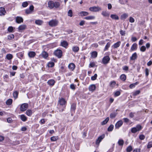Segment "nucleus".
Wrapping results in <instances>:
<instances>
[{"label": "nucleus", "mask_w": 152, "mask_h": 152, "mask_svg": "<svg viewBox=\"0 0 152 152\" xmlns=\"http://www.w3.org/2000/svg\"><path fill=\"white\" fill-rule=\"evenodd\" d=\"M59 2H54L52 1H50L48 2V5L50 9H52L54 7L55 8H58L60 6Z\"/></svg>", "instance_id": "1"}, {"label": "nucleus", "mask_w": 152, "mask_h": 152, "mask_svg": "<svg viewBox=\"0 0 152 152\" xmlns=\"http://www.w3.org/2000/svg\"><path fill=\"white\" fill-rule=\"evenodd\" d=\"M142 128V126L139 124L137 125L135 127L131 129V131L133 133H135L137 132L140 131Z\"/></svg>", "instance_id": "2"}, {"label": "nucleus", "mask_w": 152, "mask_h": 152, "mask_svg": "<svg viewBox=\"0 0 152 152\" xmlns=\"http://www.w3.org/2000/svg\"><path fill=\"white\" fill-rule=\"evenodd\" d=\"M58 23V21L56 20H52L48 22L49 25L51 27L55 26Z\"/></svg>", "instance_id": "3"}, {"label": "nucleus", "mask_w": 152, "mask_h": 152, "mask_svg": "<svg viewBox=\"0 0 152 152\" xmlns=\"http://www.w3.org/2000/svg\"><path fill=\"white\" fill-rule=\"evenodd\" d=\"M54 53L58 58H60L62 56V52L61 50L57 49L54 51Z\"/></svg>", "instance_id": "4"}, {"label": "nucleus", "mask_w": 152, "mask_h": 152, "mask_svg": "<svg viewBox=\"0 0 152 152\" xmlns=\"http://www.w3.org/2000/svg\"><path fill=\"white\" fill-rule=\"evenodd\" d=\"M110 60V58L109 56H104L102 59V63L104 64H107L109 63Z\"/></svg>", "instance_id": "5"}, {"label": "nucleus", "mask_w": 152, "mask_h": 152, "mask_svg": "<svg viewBox=\"0 0 152 152\" xmlns=\"http://www.w3.org/2000/svg\"><path fill=\"white\" fill-rule=\"evenodd\" d=\"M28 107V104L27 103L22 104L20 107V110L22 111H24Z\"/></svg>", "instance_id": "6"}, {"label": "nucleus", "mask_w": 152, "mask_h": 152, "mask_svg": "<svg viewBox=\"0 0 152 152\" xmlns=\"http://www.w3.org/2000/svg\"><path fill=\"white\" fill-rule=\"evenodd\" d=\"M105 136L104 134H103L102 135L99 136L96 140V145H99L100 142L102 141V140L104 138Z\"/></svg>", "instance_id": "7"}, {"label": "nucleus", "mask_w": 152, "mask_h": 152, "mask_svg": "<svg viewBox=\"0 0 152 152\" xmlns=\"http://www.w3.org/2000/svg\"><path fill=\"white\" fill-rule=\"evenodd\" d=\"M16 22L18 23H20L23 22V19L21 17L17 16L16 18Z\"/></svg>", "instance_id": "8"}, {"label": "nucleus", "mask_w": 152, "mask_h": 152, "mask_svg": "<svg viewBox=\"0 0 152 152\" xmlns=\"http://www.w3.org/2000/svg\"><path fill=\"white\" fill-rule=\"evenodd\" d=\"M123 122L122 120L118 121L115 124V128L116 129H118L123 124Z\"/></svg>", "instance_id": "9"}, {"label": "nucleus", "mask_w": 152, "mask_h": 152, "mask_svg": "<svg viewBox=\"0 0 152 152\" xmlns=\"http://www.w3.org/2000/svg\"><path fill=\"white\" fill-rule=\"evenodd\" d=\"M75 67V64L73 63H70L68 66V68L71 71H73Z\"/></svg>", "instance_id": "10"}, {"label": "nucleus", "mask_w": 152, "mask_h": 152, "mask_svg": "<svg viewBox=\"0 0 152 152\" xmlns=\"http://www.w3.org/2000/svg\"><path fill=\"white\" fill-rule=\"evenodd\" d=\"M58 103L61 105H63L66 103V101L64 98H62L58 101Z\"/></svg>", "instance_id": "11"}, {"label": "nucleus", "mask_w": 152, "mask_h": 152, "mask_svg": "<svg viewBox=\"0 0 152 152\" xmlns=\"http://www.w3.org/2000/svg\"><path fill=\"white\" fill-rule=\"evenodd\" d=\"M137 45L136 43H134L132 45L131 49L130 51L135 50H137Z\"/></svg>", "instance_id": "12"}, {"label": "nucleus", "mask_w": 152, "mask_h": 152, "mask_svg": "<svg viewBox=\"0 0 152 152\" xmlns=\"http://www.w3.org/2000/svg\"><path fill=\"white\" fill-rule=\"evenodd\" d=\"M137 58V55L136 53L135 52L133 54L130 58V60H134Z\"/></svg>", "instance_id": "13"}, {"label": "nucleus", "mask_w": 152, "mask_h": 152, "mask_svg": "<svg viewBox=\"0 0 152 152\" xmlns=\"http://www.w3.org/2000/svg\"><path fill=\"white\" fill-rule=\"evenodd\" d=\"M97 53L96 51L92 52L91 53V56L92 58H95L97 57Z\"/></svg>", "instance_id": "14"}, {"label": "nucleus", "mask_w": 152, "mask_h": 152, "mask_svg": "<svg viewBox=\"0 0 152 152\" xmlns=\"http://www.w3.org/2000/svg\"><path fill=\"white\" fill-rule=\"evenodd\" d=\"M26 27V26L25 25H22L18 27V29L20 31L23 30L25 29Z\"/></svg>", "instance_id": "15"}, {"label": "nucleus", "mask_w": 152, "mask_h": 152, "mask_svg": "<svg viewBox=\"0 0 152 152\" xmlns=\"http://www.w3.org/2000/svg\"><path fill=\"white\" fill-rule=\"evenodd\" d=\"M128 15L126 13H124L121 16V19L122 20H124L126 18H127Z\"/></svg>", "instance_id": "16"}, {"label": "nucleus", "mask_w": 152, "mask_h": 152, "mask_svg": "<svg viewBox=\"0 0 152 152\" xmlns=\"http://www.w3.org/2000/svg\"><path fill=\"white\" fill-rule=\"evenodd\" d=\"M68 44L67 42L66 41H64L61 43V45L63 47L65 48H66L68 46Z\"/></svg>", "instance_id": "17"}, {"label": "nucleus", "mask_w": 152, "mask_h": 152, "mask_svg": "<svg viewBox=\"0 0 152 152\" xmlns=\"http://www.w3.org/2000/svg\"><path fill=\"white\" fill-rule=\"evenodd\" d=\"M96 88V87L95 85H90L89 87V90L90 91H93L95 90Z\"/></svg>", "instance_id": "18"}, {"label": "nucleus", "mask_w": 152, "mask_h": 152, "mask_svg": "<svg viewBox=\"0 0 152 152\" xmlns=\"http://www.w3.org/2000/svg\"><path fill=\"white\" fill-rule=\"evenodd\" d=\"M41 55L44 58H46L48 56V54L46 52L44 51L42 53Z\"/></svg>", "instance_id": "19"}, {"label": "nucleus", "mask_w": 152, "mask_h": 152, "mask_svg": "<svg viewBox=\"0 0 152 152\" xmlns=\"http://www.w3.org/2000/svg\"><path fill=\"white\" fill-rule=\"evenodd\" d=\"M36 55L35 53L33 51L30 52L28 53V55L30 58H33Z\"/></svg>", "instance_id": "20"}, {"label": "nucleus", "mask_w": 152, "mask_h": 152, "mask_svg": "<svg viewBox=\"0 0 152 152\" xmlns=\"http://www.w3.org/2000/svg\"><path fill=\"white\" fill-rule=\"evenodd\" d=\"M121 44V42L120 41L118 42L115 43L113 45V48H117L118 47L120 46Z\"/></svg>", "instance_id": "21"}, {"label": "nucleus", "mask_w": 152, "mask_h": 152, "mask_svg": "<svg viewBox=\"0 0 152 152\" xmlns=\"http://www.w3.org/2000/svg\"><path fill=\"white\" fill-rule=\"evenodd\" d=\"M47 83L49 85L53 86L54 84L55 81L53 80H48Z\"/></svg>", "instance_id": "22"}, {"label": "nucleus", "mask_w": 152, "mask_h": 152, "mask_svg": "<svg viewBox=\"0 0 152 152\" xmlns=\"http://www.w3.org/2000/svg\"><path fill=\"white\" fill-rule=\"evenodd\" d=\"M43 21L40 20H36L35 21V23L36 24L41 25L43 23Z\"/></svg>", "instance_id": "23"}, {"label": "nucleus", "mask_w": 152, "mask_h": 152, "mask_svg": "<svg viewBox=\"0 0 152 152\" xmlns=\"http://www.w3.org/2000/svg\"><path fill=\"white\" fill-rule=\"evenodd\" d=\"M20 119L23 121H25L27 120V117L24 115H22L20 116Z\"/></svg>", "instance_id": "24"}, {"label": "nucleus", "mask_w": 152, "mask_h": 152, "mask_svg": "<svg viewBox=\"0 0 152 152\" xmlns=\"http://www.w3.org/2000/svg\"><path fill=\"white\" fill-rule=\"evenodd\" d=\"M110 17L113 19L118 20L119 19V17L118 16L116 15H111Z\"/></svg>", "instance_id": "25"}, {"label": "nucleus", "mask_w": 152, "mask_h": 152, "mask_svg": "<svg viewBox=\"0 0 152 152\" xmlns=\"http://www.w3.org/2000/svg\"><path fill=\"white\" fill-rule=\"evenodd\" d=\"M76 105L75 104H73L71 106V110L72 111H74L76 109Z\"/></svg>", "instance_id": "26"}, {"label": "nucleus", "mask_w": 152, "mask_h": 152, "mask_svg": "<svg viewBox=\"0 0 152 152\" xmlns=\"http://www.w3.org/2000/svg\"><path fill=\"white\" fill-rule=\"evenodd\" d=\"M26 113L28 116H31L32 114V112L31 110H28L26 111Z\"/></svg>", "instance_id": "27"}, {"label": "nucleus", "mask_w": 152, "mask_h": 152, "mask_svg": "<svg viewBox=\"0 0 152 152\" xmlns=\"http://www.w3.org/2000/svg\"><path fill=\"white\" fill-rule=\"evenodd\" d=\"M79 14L81 16H83L88 15V13L86 12L82 11Z\"/></svg>", "instance_id": "28"}, {"label": "nucleus", "mask_w": 152, "mask_h": 152, "mask_svg": "<svg viewBox=\"0 0 152 152\" xmlns=\"http://www.w3.org/2000/svg\"><path fill=\"white\" fill-rule=\"evenodd\" d=\"M6 57L8 60H10L13 58V56L11 54H8L7 55Z\"/></svg>", "instance_id": "29"}, {"label": "nucleus", "mask_w": 152, "mask_h": 152, "mask_svg": "<svg viewBox=\"0 0 152 152\" xmlns=\"http://www.w3.org/2000/svg\"><path fill=\"white\" fill-rule=\"evenodd\" d=\"M72 50L74 52H77L79 50V48L77 46H74L72 48Z\"/></svg>", "instance_id": "30"}, {"label": "nucleus", "mask_w": 152, "mask_h": 152, "mask_svg": "<svg viewBox=\"0 0 152 152\" xmlns=\"http://www.w3.org/2000/svg\"><path fill=\"white\" fill-rule=\"evenodd\" d=\"M120 78L121 80L124 81L126 80V76L124 74H122L121 75Z\"/></svg>", "instance_id": "31"}, {"label": "nucleus", "mask_w": 152, "mask_h": 152, "mask_svg": "<svg viewBox=\"0 0 152 152\" xmlns=\"http://www.w3.org/2000/svg\"><path fill=\"white\" fill-rule=\"evenodd\" d=\"M12 102V99H9L7 100L6 104L7 105H10Z\"/></svg>", "instance_id": "32"}, {"label": "nucleus", "mask_w": 152, "mask_h": 152, "mask_svg": "<svg viewBox=\"0 0 152 152\" xmlns=\"http://www.w3.org/2000/svg\"><path fill=\"white\" fill-rule=\"evenodd\" d=\"M109 120V117H107L106 118V119L103 121L102 122L101 124L102 125H104L106 124L108 122V121Z\"/></svg>", "instance_id": "33"}, {"label": "nucleus", "mask_w": 152, "mask_h": 152, "mask_svg": "<svg viewBox=\"0 0 152 152\" xmlns=\"http://www.w3.org/2000/svg\"><path fill=\"white\" fill-rule=\"evenodd\" d=\"M140 92V90H137L133 92L132 95L133 96H136L139 94Z\"/></svg>", "instance_id": "34"}, {"label": "nucleus", "mask_w": 152, "mask_h": 152, "mask_svg": "<svg viewBox=\"0 0 152 152\" xmlns=\"http://www.w3.org/2000/svg\"><path fill=\"white\" fill-rule=\"evenodd\" d=\"M110 42H107V44L105 48H104V51H106V50H107L108 48L110 47Z\"/></svg>", "instance_id": "35"}, {"label": "nucleus", "mask_w": 152, "mask_h": 152, "mask_svg": "<svg viewBox=\"0 0 152 152\" xmlns=\"http://www.w3.org/2000/svg\"><path fill=\"white\" fill-rule=\"evenodd\" d=\"M58 139V137L53 136L51 137L50 140L52 141H55Z\"/></svg>", "instance_id": "36"}, {"label": "nucleus", "mask_w": 152, "mask_h": 152, "mask_svg": "<svg viewBox=\"0 0 152 152\" xmlns=\"http://www.w3.org/2000/svg\"><path fill=\"white\" fill-rule=\"evenodd\" d=\"M124 143V140L122 139H120L118 142V143L119 145H123Z\"/></svg>", "instance_id": "37"}, {"label": "nucleus", "mask_w": 152, "mask_h": 152, "mask_svg": "<svg viewBox=\"0 0 152 152\" xmlns=\"http://www.w3.org/2000/svg\"><path fill=\"white\" fill-rule=\"evenodd\" d=\"M95 17L94 16H88L84 18L86 20H92L95 18Z\"/></svg>", "instance_id": "38"}, {"label": "nucleus", "mask_w": 152, "mask_h": 152, "mask_svg": "<svg viewBox=\"0 0 152 152\" xmlns=\"http://www.w3.org/2000/svg\"><path fill=\"white\" fill-rule=\"evenodd\" d=\"M114 126L113 125H111L108 128L107 130L109 132H111L113 130V129Z\"/></svg>", "instance_id": "39"}, {"label": "nucleus", "mask_w": 152, "mask_h": 152, "mask_svg": "<svg viewBox=\"0 0 152 152\" xmlns=\"http://www.w3.org/2000/svg\"><path fill=\"white\" fill-rule=\"evenodd\" d=\"M117 113H112L110 114V118H114L116 116Z\"/></svg>", "instance_id": "40"}, {"label": "nucleus", "mask_w": 152, "mask_h": 152, "mask_svg": "<svg viewBox=\"0 0 152 152\" xmlns=\"http://www.w3.org/2000/svg\"><path fill=\"white\" fill-rule=\"evenodd\" d=\"M102 14L103 16L105 17L108 16L109 15V13L106 11L102 12Z\"/></svg>", "instance_id": "41"}, {"label": "nucleus", "mask_w": 152, "mask_h": 152, "mask_svg": "<svg viewBox=\"0 0 152 152\" xmlns=\"http://www.w3.org/2000/svg\"><path fill=\"white\" fill-rule=\"evenodd\" d=\"M34 10H26L25 13L27 15L30 14L33 12Z\"/></svg>", "instance_id": "42"}, {"label": "nucleus", "mask_w": 152, "mask_h": 152, "mask_svg": "<svg viewBox=\"0 0 152 152\" xmlns=\"http://www.w3.org/2000/svg\"><path fill=\"white\" fill-rule=\"evenodd\" d=\"M14 36L13 34H11L8 36L7 38L9 40H12L14 38Z\"/></svg>", "instance_id": "43"}, {"label": "nucleus", "mask_w": 152, "mask_h": 152, "mask_svg": "<svg viewBox=\"0 0 152 152\" xmlns=\"http://www.w3.org/2000/svg\"><path fill=\"white\" fill-rule=\"evenodd\" d=\"M18 92L17 91H15L14 92L13 94V96L14 98L15 99H16L18 97Z\"/></svg>", "instance_id": "44"}, {"label": "nucleus", "mask_w": 152, "mask_h": 152, "mask_svg": "<svg viewBox=\"0 0 152 152\" xmlns=\"http://www.w3.org/2000/svg\"><path fill=\"white\" fill-rule=\"evenodd\" d=\"M54 65V63L53 62L49 63L48 64V67H52Z\"/></svg>", "instance_id": "45"}, {"label": "nucleus", "mask_w": 152, "mask_h": 152, "mask_svg": "<svg viewBox=\"0 0 152 152\" xmlns=\"http://www.w3.org/2000/svg\"><path fill=\"white\" fill-rule=\"evenodd\" d=\"M6 13V11L5 10H0V15H4Z\"/></svg>", "instance_id": "46"}, {"label": "nucleus", "mask_w": 152, "mask_h": 152, "mask_svg": "<svg viewBox=\"0 0 152 152\" xmlns=\"http://www.w3.org/2000/svg\"><path fill=\"white\" fill-rule=\"evenodd\" d=\"M14 28L12 26H9L8 28V31L10 32H12Z\"/></svg>", "instance_id": "47"}, {"label": "nucleus", "mask_w": 152, "mask_h": 152, "mask_svg": "<svg viewBox=\"0 0 152 152\" xmlns=\"http://www.w3.org/2000/svg\"><path fill=\"white\" fill-rule=\"evenodd\" d=\"M146 50V48L145 46H142L140 48V50L142 52H145Z\"/></svg>", "instance_id": "48"}, {"label": "nucleus", "mask_w": 152, "mask_h": 152, "mask_svg": "<svg viewBox=\"0 0 152 152\" xmlns=\"http://www.w3.org/2000/svg\"><path fill=\"white\" fill-rule=\"evenodd\" d=\"M95 9H96V10H101V8H99L98 6H94L91 7L89 8V10H94Z\"/></svg>", "instance_id": "49"}, {"label": "nucleus", "mask_w": 152, "mask_h": 152, "mask_svg": "<svg viewBox=\"0 0 152 152\" xmlns=\"http://www.w3.org/2000/svg\"><path fill=\"white\" fill-rule=\"evenodd\" d=\"M132 150V147L131 146H129L126 148V151L127 152H130Z\"/></svg>", "instance_id": "50"}, {"label": "nucleus", "mask_w": 152, "mask_h": 152, "mask_svg": "<svg viewBox=\"0 0 152 152\" xmlns=\"http://www.w3.org/2000/svg\"><path fill=\"white\" fill-rule=\"evenodd\" d=\"M28 5V3L27 1L23 2L22 4V6L24 7H26Z\"/></svg>", "instance_id": "51"}, {"label": "nucleus", "mask_w": 152, "mask_h": 152, "mask_svg": "<svg viewBox=\"0 0 152 152\" xmlns=\"http://www.w3.org/2000/svg\"><path fill=\"white\" fill-rule=\"evenodd\" d=\"M97 75L96 74H94V75L92 76L91 77V80H95L97 78Z\"/></svg>", "instance_id": "52"}, {"label": "nucleus", "mask_w": 152, "mask_h": 152, "mask_svg": "<svg viewBox=\"0 0 152 152\" xmlns=\"http://www.w3.org/2000/svg\"><path fill=\"white\" fill-rule=\"evenodd\" d=\"M115 84L116 82L115 81H112L110 83V86L111 87H113L115 86Z\"/></svg>", "instance_id": "53"}, {"label": "nucleus", "mask_w": 152, "mask_h": 152, "mask_svg": "<svg viewBox=\"0 0 152 152\" xmlns=\"http://www.w3.org/2000/svg\"><path fill=\"white\" fill-rule=\"evenodd\" d=\"M152 147V141L149 142L147 145V148H149Z\"/></svg>", "instance_id": "54"}, {"label": "nucleus", "mask_w": 152, "mask_h": 152, "mask_svg": "<svg viewBox=\"0 0 152 152\" xmlns=\"http://www.w3.org/2000/svg\"><path fill=\"white\" fill-rule=\"evenodd\" d=\"M137 84V82H136L135 83L131 84L130 85L129 87L130 88H132L134 87Z\"/></svg>", "instance_id": "55"}, {"label": "nucleus", "mask_w": 152, "mask_h": 152, "mask_svg": "<svg viewBox=\"0 0 152 152\" xmlns=\"http://www.w3.org/2000/svg\"><path fill=\"white\" fill-rule=\"evenodd\" d=\"M145 137L143 134H141L139 136V139L140 140H143Z\"/></svg>", "instance_id": "56"}, {"label": "nucleus", "mask_w": 152, "mask_h": 152, "mask_svg": "<svg viewBox=\"0 0 152 152\" xmlns=\"http://www.w3.org/2000/svg\"><path fill=\"white\" fill-rule=\"evenodd\" d=\"M120 33L122 36H124L126 34V32L122 30H121L120 31Z\"/></svg>", "instance_id": "57"}, {"label": "nucleus", "mask_w": 152, "mask_h": 152, "mask_svg": "<svg viewBox=\"0 0 152 152\" xmlns=\"http://www.w3.org/2000/svg\"><path fill=\"white\" fill-rule=\"evenodd\" d=\"M68 14L69 16L72 17V10H69L68 12Z\"/></svg>", "instance_id": "58"}, {"label": "nucleus", "mask_w": 152, "mask_h": 152, "mask_svg": "<svg viewBox=\"0 0 152 152\" xmlns=\"http://www.w3.org/2000/svg\"><path fill=\"white\" fill-rule=\"evenodd\" d=\"M120 94V92L119 91L115 92V93L114 96H117Z\"/></svg>", "instance_id": "59"}, {"label": "nucleus", "mask_w": 152, "mask_h": 152, "mask_svg": "<svg viewBox=\"0 0 152 152\" xmlns=\"http://www.w3.org/2000/svg\"><path fill=\"white\" fill-rule=\"evenodd\" d=\"M134 113H133L132 112H131L129 114V116L131 118H133L134 116Z\"/></svg>", "instance_id": "60"}, {"label": "nucleus", "mask_w": 152, "mask_h": 152, "mask_svg": "<svg viewBox=\"0 0 152 152\" xmlns=\"http://www.w3.org/2000/svg\"><path fill=\"white\" fill-rule=\"evenodd\" d=\"M129 21L130 22L132 23L134 22V20L133 18L132 17H130L129 18Z\"/></svg>", "instance_id": "61"}, {"label": "nucleus", "mask_w": 152, "mask_h": 152, "mask_svg": "<svg viewBox=\"0 0 152 152\" xmlns=\"http://www.w3.org/2000/svg\"><path fill=\"white\" fill-rule=\"evenodd\" d=\"M70 88L72 90H75V85L74 84H71L70 85Z\"/></svg>", "instance_id": "62"}, {"label": "nucleus", "mask_w": 152, "mask_h": 152, "mask_svg": "<svg viewBox=\"0 0 152 152\" xmlns=\"http://www.w3.org/2000/svg\"><path fill=\"white\" fill-rule=\"evenodd\" d=\"M145 75L146 76H148L149 75V71L148 69L146 68L145 69Z\"/></svg>", "instance_id": "63"}, {"label": "nucleus", "mask_w": 152, "mask_h": 152, "mask_svg": "<svg viewBox=\"0 0 152 152\" xmlns=\"http://www.w3.org/2000/svg\"><path fill=\"white\" fill-rule=\"evenodd\" d=\"M17 55L18 56L19 58H22L23 56V54L22 53H18Z\"/></svg>", "instance_id": "64"}]
</instances>
